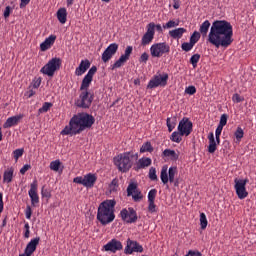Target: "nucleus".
Masks as SVG:
<instances>
[{
    "instance_id": "4468645a",
    "label": "nucleus",
    "mask_w": 256,
    "mask_h": 256,
    "mask_svg": "<svg viewBox=\"0 0 256 256\" xmlns=\"http://www.w3.org/2000/svg\"><path fill=\"white\" fill-rule=\"evenodd\" d=\"M38 189L39 183L37 182V179H34L30 184V189L28 191L32 207H35V205H38L39 203V193H37Z\"/></svg>"
},
{
    "instance_id": "39448f33",
    "label": "nucleus",
    "mask_w": 256,
    "mask_h": 256,
    "mask_svg": "<svg viewBox=\"0 0 256 256\" xmlns=\"http://www.w3.org/2000/svg\"><path fill=\"white\" fill-rule=\"evenodd\" d=\"M62 64L63 61L61 60V58L54 57L50 59L48 63L41 68L40 73H43V75H47L48 77H53V75H55V72L61 69Z\"/></svg>"
},
{
    "instance_id": "7ed1b4c3",
    "label": "nucleus",
    "mask_w": 256,
    "mask_h": 256,
    "mask_svg": "<svg viewBox=\"0 0 256 256\" xmlns=\"http://www.w3.org/2000/svg\"><path fill=\"white\" fill-rule=\"evenodd\" d=\"M117 205V201L115 199L105 200L100 203L96 219L103 226L109 225V223H113L115 221V206Z\"/></svg>"
},
{
    "instance_id": "13d9d810",
    "label": "nucleus",
    "mask_w": 256,
    "mask_h": 256,
    "mask_svg": "<svg viewBox=\"0 0 256 256\" xmlns=\"http://www.w3.org/2000/svg\"><path fill=\"white\" fill-rule=\"evenodd\" d=\"M41 195L45 199H51V192L48 189H45V186L42 187Z\"/></svg>"
},
{
    "instance_id": "37998d69",
    "label": "nucleus",
    "mask_w": 256,
    "mask_h": 256,
    "mask_svg": "<svg viewBox=\"0 0 256 256\" xmlns=\"http://www.w3.org/2000/svg\"><path fill=\"white\" fill-rule=\"evenodd\" d=\"M61 168V161L60 160H55V161H52L50 163V169L51 171H59V169Z\"/></svg>"
},
{
    "instance_id": "ddd939ff",
    "label": "nucleus",
    "mask_w": 256,
    "mask_h": 256,
    "mask_svg": "<svg viewBox=\"0 0 256 256\" xmlns=\"http://www.w3.org/2000/svg\"><path fill=\"white\" fill-rule=\"evenodd\" d=\"M125 255H133V253H143V246L137 241L127 239L126 247L124 249Z\"/></svg>"
},
{
    "instance_id": "1a4fd4ad",
    "label": "nucleus",
    "mask_w": 256,
    "mask_h": 256,
    "mask_svg": "<svg viewBox=\"0 0 256 256\" xmlns=\"http://www.w3.org/2000/svg\"><path fill=\"white\" fill-rule=\"evenodd\" d=\"M167 81H169V74L154 75L148 82L147 89H155L157 87H167Z\"/></svg>"
},
{
    "instance_id": "bb28decb",
    "label": "nucleus",
    "mask_w": 256,
    "mask_h": 256,
    "mask_svg": "<svg viewBox=\"0 0 256 256\" xmlns=\"http://www.w3.org/2000/svg\"><path fill=\"white\" fill-rule=\"evenodd\" d=\"M184 33H187V29L185 28H176L169 31V35L172 39H181Z\"/></svg>"
},
{
    "instance_id": "72a5a7b5",
    "label": "nucleus",
    "mask_w": 256,
    "mask_h": 256,
    "mask_svg": "<svg viewBox=\"0 0 256 256\" xmlns=\"http://www.w3.org/2000/svg\"><path fill=\"white\" fill-rule=\"evenodd\" d=\"M140 153H153V145H151V142L144 143L140 148Z\"/></svg>"
},
{
    "instance_id": "f704fd0d",
    "label": "nucleus",
    "mask_w": 256,
    "mask_h": 256,
    "mask_svg": "<svg viewBox=\"0 0 256 256\" xmlns=\"http://www.w3.org/2000/svg\"><path fill=\"white\" fill-rule=\"evenodd\" d=\"M148 29L149 27H151L153 29V34L155 35V31H157V33H163V26H161V24H155V22H150L147 25Z\"/></svg>"
},
{
    "instance_id": "dca6fc26",
    "label": "nucleus",
    "mask_w": 256,
    "mask_h": 256,
    "mask_svg": "<svg viewBox=\"0 0 256 256\" xmlns=\"http://www.w3.org/2000/svg\"><path fill=\"white\" fill-rule=\"evenodd\" d=\"M40 241H41L40 237H36V238L31 239L30 242L26 245L24 253L20 254L19 256H31V255H33V252L37 251V245H39Z\"/></svg>"
},
{
    "instance_id": "052dcab7",
    "label": "nucleus",
    "mask_w": 256,
    "mask_h": 256,
    "mask_svg": "<svg viewBox=\"0 0 256 256\" xmlns=\"http://www.w3.org/2000/svg\"><path fill=\"white\" fill-rule=\"evenodd\" d=\"M149 61V54L147 52L142 53V55L139 58L140 63H147Z\"/></svg>"
},
{
    "instance_id": "603ef678",
    "label": "nucleus",
    "mask_w": 256,
    "mask_h": 256,
    "mask_svg": "<svg viewBox=\"0 0 256 256\" xmlns=\"http://www.w3.org/2000/svg\"><path fill=\"white\" fill-rule=\"evenodd\" d=\"M233 103H243L245 101V98L237 93L233 94L232 96Z\"/></svg>"
},
{
    "instance_id": "3c124183",
    "label": "nucleus",
    "mask_w": 256,
    "mask_h": 256,
    "mask_svg": "<svg viewBox=\"0 0 256 256\" xmlns=\"http://www.w3.org/2000/svg\"><path fill=\"white\" fill-rule=\"evenodd\" d=\"M155 197H157V189H151L148 192V202L155 201Z\"/></svg>"
},
{
    "instance_id": "6ab92c4d",
    "label": "nucleus",
    "mask_w": 256,
    "mask_h": 256,
    "mask_svg": "<svg viewBox=\"0 0 256 256\" xmlns=\"http://www.w3.org/2000/svg\"><path fill=\"white\" fill-rule=\"evenodd\" d=\"M91 67V62L87 59L81 60L79 66L75 70V75L77 77H81V75H84V73L87 72V69Z\"/></svg>"
},
{
    "instance_id": "6e6d98bb",
    "label": "nucleus",
    "mask_w": 256,
    "mask_h": 256,
    "mask_svg": "<svg viewBox=\"0 0 256 256\" xmlns=\"http://www.w3.org/2000/svg\"><path fill=\"white\" fill-rule=\"evenodd\" d=\"M148 211L149 213H157V205H155V201L148 202Z\"/></svg>"
},
{
    "instance_id": "e2e57ef3",
    "label": "nucleus",
    "mask_w": 256,
    "mask_h": 256,
    "mask_svg": "<svg viewBox=\"0 0 256 256\" xmlns=\"http://www.w3.org/2000/svg\"><path fill=\"white\" fill-rule=\"evenodd\" d=\"M132 199L136 202L141 201V199H143V195L141 194V192H135L134 194H132Z\"/></svg>"
},
{
    "instance_id": "473e14b6",
    "label": "nucleus",
    "mask_w": 256,
    "mask_h": 256,
    "mask_svg": "<svg viewBox=\"0 0 256 256\" xmlns=\"http://www.w3.org/2000/svg\"><path fill=\"white\" fill-rule=\"evenodd\" d=\"M183 136L184 135H181V132L174 131L171 134L170 139L173 141V143H180L181 141H183Z\"/></svg>"
},
{
    "instance_id": "f3484780",
    "label": "nucleus",
    "mask_w": 256,
    "mask_h": 256,
    "mask_svg": "<svg viewBox=\"0 0 256 256\" xmlns=\"http://www.w3.org/2000/svg\"><path fill=\"white\" fill-rule=\"evenodd\" d=\"M155 39V34L153 33V28L146 26V32L142 36L141 45L142 47H147V45H151L153 40Z\"/></svg>"
},
{
    "instance_id": "864d4df0",
    "label": "nucleus",
    "mask_w": 256,
    "mask_h": 256,
    "mask_svg": "<svg viewBox=\"0 0 256 256\" xmlns=\"http://www.w3.org/2000/svg\"><path fill=\"white\" fill-rule=\"evenodd\" d=\"M229 119V115L227 114H222L220 117V122H219V126L220 127H225V125H227V120Z\"/></svg>"
},
{
    "instance_id": "cd10ccee",
    "label": "nucleus",
    "mask_w": 256,
    "mask_h": 256,
    "mask_svg": "<svg viewBox=\"0 0 256 256\" xmlns=\"http://www.w3.org/2000/svg\"><path fill=\"white\" fill-rule=\"evenodd\" d=\"M163 157H169L171 161H177L179 159V153L175 152V150L165 149L162 152Z\"/></svg>"
},
{
    "instance_id": "f8f14e48",
    "label": "nucleus",
    "mask_w": 256,
    "mask_h": 256,
    "mask_svg": "<svg viewBox=\"0 0 256 256\" xmlns=\"http://www.w3.org/2000/svg\"><path fill=\"white\" fill-rule=\"evenodd\" d=\"M178 131L180 135L189 137L193 132V122H191L189 118H183L178 124Z\"/></svg>"
},
{
    "instance_id": "a19ab883",
    "label": "nucleus",
    "mask_w": 256,
    "mask_h": 256,
    "mask_svg": "<svg viewBox=\"0 0 256 256\" xmlns=\"http://www.w3.org/2000/svg\"><path fill=\"white\" fill-rule=\"evenodd\" d=\"M174 27H179V21L169 20L163 25V29H173Z\"/></svg>"
},
{
    "instance_id": "a18cd8bd",
    "label": "nucleus",
    "mask_w": 256,
    "mask_h": 256,
    "mask_svg": "<svg viewBox=\"0 0 256 256\" xmlns=\"http://www.w3.org/2000/svg\"><path fill=\"white\" fill-rule=\"evenodd\" d=\"M133 53V46H127L122 57L129 61L131 54Z\"/></svg>"
},
{
    "instance_id": "09e8293b",
    "label": "nucleus",
    "mask_w": 256,
    "mask_h": 256,
    "mask_svg": "<svg viewBox=\"0 0 256 256\" xmlns=\"http://www.w3.org/2000/svg\"><path fill=\"white\" fill-rule=\"evenodd\" d=\"M23 153H25V150L23 148L16 149L13 151L14 159L15 161H19L20 157H23Z\"/></svg>"
},
{
    "instance_id": "ea45409f",
    "label": "nucleus",
    "mask_w": 256,
    "mask_h": 256,
    "mask_svg": "<svg viewBox=\"0 0 256 256\" xmlns=\"http://www.w3.org/2000/svg\"><path fill=\"white\" fill-rule=\"evenodd\" d=\"M134 193H137V184L130 183L127 187V195L128 197H131Z\"/></svg>"
},
{
    "instance_id": "f03ea898",
    "label": "nucleus",
    "mask_w": 256,
    "mask_h": 256,
    "mask_svg": "<svg viewBox=\"0 0 256 256\" xmlns=\"http://www.w3.org/2000/svg\"><path fill=\"white\" fill-rule=\"evenodd\" d=\"M95 125V117L89 113L75 114L69 121V125L61 131V135H79L85 129H91Z\"/></svg>"
},
{
    "instance_id": "f257e3e1",
    "label": "nucleus",
    "mask_w": 256,
    "mask_h": 256,
    "mask_svg": "<svg viewBox=\"0 0 256 256\" xmlns=\"http://www.w3.org/2000/svg\"><path fill=\"white\" fill-rule=\"evenodd\" d=\"M208 43L216 49L231 47L233 45V25L226 20L214 21L208 34Z\"/></svg>"
},
{
    "instance_id": "338daca9",
    "label": "nucleus",
    "mask_w": 256,
    "mask_h": 256,
    "mask_svg": "<svg viewBox=\"0 0 256 256\" xmlns=\"http://www.w3.org/2000/svg\"><path fill=\"white\" fill-rule=\"evenodd\" d=\"M29 169H31V165H29V164L24 165V166L20 169L21 175H25V174L27 173V171H29Z\"/></svg>"
},
{
    "instance_id": "c9c22d12",
    "label": "nucleus",
    "mask_w": 256,
    "mask_h": 256,
    "mask_svg": "<svg viewBox=\"0 0 256 256\" xmlns=\"http://www.w3.org/2000/svg\"><path fill=\"white\" fill-rule=\"evenodd\" d=\"M207 225H209V222L207 221V215L205 213H200V227L204 231V229H207Z\"/></svg>"
},
{
    "instance_id": "9b49d317",
    "label": "nucleus",
    "mask_w": 256,
    "mask_h": 256,
    "mask_svg": "<svg viewBox=\"0 0 256 256\" xmlns=\"http://www.w3.org/2000/svg\"><path fill=\"white\" fill-rule=\"evenodd\" d=\"M120 217L124 223L133 224L137 223L139 217L137 216V211L133 207L124 208L120 211Z\"/></svg>"
},
{
    "instance_id": "2f4dec72",
    "label": "nucleus",
    "mask_w": 256,
    "mask_h": 256,
    "mask_svg": "<svg viewBox=\"0 0 256 256\" xmlns=\"http://www.w3.org/2000/svg\"><path fill=\"white\" fill-rule=\"evenodd\" d=\"M127 63V58L123 57L122 55L120 58L111 66L113 69H119L120 67H123Z\"/></svg>"
},
{
    "instance_id": "c756f323",
    "label": "nucleus",
    "mask_w": 256,
    "mask_h": 256,
    "mask_svg": "<svg viewBox=\"0 0 256 256\" xmlns=\"http://www.w3.org/2000/svg\"><path fill=\"white\" fill-rule=\"evenodd\" d=\"M209 27H211V22H209V20H206L201 24L200 33L202 37H207V33H209Z\"/></svg>"
},
{
    "instance_id": "e433bc0d",
    "label": "nucleus",
    "mask_w": 256,
    "mask_h": 256,
    "mask_svg": "<svg viewBox=\"0 0 256 256\" xmlns=\"http://www.w3.org/2000/svg\"><path fill=\"white\" fill-rule=\"evenodd\" d=\"M117 189H119V180L114 178L109 185V191L110 193H115L117 192Z\"/></svg>"
},
{
    "instance_id": "de8ad7c7",
    "label": "nucleus",
    "mask_w": 256,
    "mask_h": 256,
    "mask_svg": "<svg viewBox=\"0 0 256 256\" xmlns=\"http://www.w3.org/2000/svg\"><path fill=\"white\" fill-rule=\"evenodd\" d=\"M193 47H195V46L191 42H184L181 45L182 51H186V53H189V51H191V49H193Z\"/></svg>"
},
{
    "instance_id": "58836bf2",
    "label": "nucleus",
    "mask_w": 256,
    "mask_h": 256,
    "mask_svg": "<svg viewBox=\"0 0 256 256\" xmlns=\"http://www.w3.org/2000/svg\"><path fill=\"white\" fill-rule=\"evenodd\" d=\"M201 59L200 54H194L190 58V63L193 66V69H197V63H199V60Z\"/></svg>"
},
{
    "instance_id": "2eb2a0df",
    "label": "nucleus",
    "mask_w": 256,
    "mask_h": 256,
    "mask_svg": "<svg viewBox=\"0 0 256 256\" xmlns=\"http://www.w3.org/2000/svg\"><path fill=\"white\" fill-rule=\"evenodd\" d=\"M119 51V44L112 43L110 44L102 53V61L103 63H109L113 56Z\"/></svg>"
},
{
    "instance_id": "423d86ee",
    "label": "nucleus",
    "mask_w": 256,
    "mask_h": 256,
    "mask_svg": "<svg viewBox=\"0 0 256 256\" xmlns=\"http://www.w3.org/2000/svg\"><path fill=\"white\" fill-rule=\"evenodd\" d=\"M169 53H171V46H169L167 42L154 43L150 47L151 57H157L159 59L160 57H163Z\"/></svg>"
},
{
    "instance_id": "bf43d9fd",
    "label": "nucleus",
    "mask_w": 256,
    "mask_h": 256,
    "mask_svg": "<svg viewBox=\"0 0 256 256\" xmlns=\"http://www.w3.org/2000/svg\"><path fill=\"white\" fill-rule=\"evenodd\" d=\"M166 125L168 127L169 133H171L173 131V129H175L176 124H175V122H171V118H167Z\"/></svg>"
},
{
    "instance_id": "412c9836",
    "label": "nucleus",
    "mask_w": 256,
    "mask_h": 256,
    "mask_svg": "<svg viewBox=\"0 0 256 256\" xmlns=\"http://www.w3.org/2000/svg\"><path fill=\"white\" fill-rule=\"evenodd\" d=\"M20 119H23V115L9 117L3 124L4 129H9L11 127H15V125H19Z\"/></svg>"
},
{
    "instance_id": "774afa93",
    "label": "nucleus",
    "mask_w": 256,
    "mask_h": 256,
    "mask_svg": "<svg viewBox=\"0 0 256 256\" xmlns=\"http://www.w3.org/2000/svg\"><path fill=\"white\" fill-rule=\"evenodd\" d=\"M186 256H203V254L190 250Z\"/></svg>"
},
{
    "instance_id": "6e6552de",
    "label": "nucleus",
    "mask_w": 256,
    "mask_h": 256,
    "mask_svg": "<svg viewBox=\"0 0 256 256\" xmlns=\"http://www.w3.org/2000/svg\"><path fill=\"white\" fill-rule=\"evenodd\" d=\"M178 170L176 166H172L168 169L167 166H163L160 173V179L163 185H167V183H175V175H177Z\"/></svg>"
},
{
    "instance_id": "680f3d73",
    "label": "nucleus",
    "mask_w": 256,
    "mask_h": 256,
    "mask_svg": "<svg viewBox=\"0 0 256 256\" xmlns=\"http://www.w3.org/2000/svg\"><path fill=\"white\" fill-rule=\"evenodd\" d=\"M95 73H97V66H92L88 73L86 74V76L90 77L93 79V76L95 75Z\"/></svg>"
},
{
    "instance_id": "c03bdc74",
    "label": "nucleus",
    "mask_w": 256,
    "mask_h": 256,
    "mask_svg": "<svg viewBox=\"0 0 256 256\" xmlns=\"http://www.w3.org/2000/svg\"><path fill=\"white\" fill-rule=\"evenodd\" d=\"M236 140L239 142H241V138L244 137L245 132L243 131V128L241 127H237L235 133H234Z\"/></svg>"
},
{
    "instance_id": "69168bd1",
    "label": "nucleus",
    "mask_w": 256,
    "mask_h": 256,
    "mask_svg": "<svg viewBox=\"0 0 256 256\" xmlns=\"http://www.w3.org/2000/svg\"><path fill=\"white\" fill-rule=\"evenodd\" d=\"M32 215H33V210L31 209V206H27L25 210L26 219H31Z\"/></svg>"
},
{
    "instance_id": "79ce46f5",
    "label": "nucleus",
    "mask_w": 256,
    "mask_h": 256,
    "mask_svg": "<svg viewBox=\"0 0 256 256\" xmlns=\"http://www.w3.org/2000/svg\"><path fill=\"white\" fill-rule=\"evenodd\" d=\"M51 107H53V103L50 102H45L41 108H39L38 113H47V111H49V109H51Z\"/></svg>"
},
{
    "instance_id": "7c9ffc66",
    "label": "nucleus",
    "mask_w": 256,
    "mask_h": 256,
    "mask_svg": "<svg viewBox=\"0 0 256 256\" xmlns=\"http://www.w3.org/2000/svg\"><path fill=\"white\" fill-rule=\"evenodd\" d=\"M127 63V58L123 57L122 55L120 58L111 66L113 69H119L120 67H123Z\"/></svg>"
},
{
    "instance_id": "4c0bfd02",
    "label": "nucleus",
    "mask_w": 256,
    "mask_h": 256,
    "mask_svg": "<svg viewBox=\"0 0 256 256\" xmlns=\"http://www.w3.org/2000/svg\"><path fill=\"white\" fill-rule=\"evenodd\" d=\"M200 39L201 33H199L198 31H194L190 37V43L195 46V44H197Z\"/></svg>"
},
{
    "instance_id": "aec40b11",
    "label": "nucleus",
    "mask_w": 256,
    "mask_h": 256,
    "mask_svg": "<svg viewBox=\"0 0 256 256\" xmlns=\"http://www.w3.org/2000/svg\"><path fill=\"white\" fill-rule=\"evenodd\" d=\"M56 39H57V36L50 35L48 38H46L44 40V42H42L40 44V51H48V49L50 47H53V45L55 44Z\"/></svg>"
},
{
    "instance_id": "8fccbe9b",
    "label": "nucleus",
    "mask_w": 256,
    "mask_h": 256,
    "mask_svg": "<svg viewBox=\"0 0 256 256\" xmlns=\"http://www.w3.org/2000/svg\"><path fill=\"white\" fill-rule=\"evenodd\" d=\"M148 177L151 181H157V170L154 167H151L149 170Z\"/></svg>"
},
{
    "instance_id": "a878e982",
    "label": "nucleus",
    "mask_w": 256,
    "mask_h": 256,
    "mask_svg": "<svg viewBox=\"0 0 256 256\" xmlns=\"http://www.w3.org/2000/svg\"><path fill=\"white\" fill-rule=\"evenodd\" d=\"M15 173V168L9 167L7 170L4 171L3 174V183H11L13 181Z\"/></svg>"
},
{
    "instance_id": "c85d7f7f",
    "label": "nucleus",
    "mask_w": 256,
    "mask_h": 256,
    "mask_svg": "<svg viewBox=\"0 0 256 256\" xmlns=\"http://www.w3.org/2000/svg\"><path fill=\"white\" fill-rule=\"evenodd\" d=\"M91 83H93V78L85 75L80 86V91H87L91 86Z\"/></svg>"
},
{
    "instance_id": "5701e85b",
    "label": "nucleus",
    "mask_w": 256,
    "mask_h": 256,
    "mask_svg": "<svg viewBox=\"0 0 256 256\" xmlns=\"http://www.w3.org/2000/svg\"><path fill=\"white\" fill-rule=\"evenodd\" d=\"M208 153H215L217 151V142H215V134L213 132H210L208 135Z\"/></svg>"
},
{
    "instance_id": "4d7b16f0",
    "label": "nucleus",
    "mask_w": 256,
    "mask_h": 256,
    "mask_svg": "<svg viewBox=\"0 0 256 256\" xmlns=\"http://www.w3.org/2000/svg\"><path fill=\"white\" fill-rule=\"evenodd\" d=\"M186 95H195L197 93V88L195 86H188L185 88Z\"/></svg>"
},
{
    "instance_id": "a211bd4d",
    "label": "nucleus",
    "mask_w": 256,
    "mask_h": 256,
    "mask_svg": "<svg viewBox=\"0 0 256 256\" xmlns=\"http://www.w3.org/2000/svg\"><path fill=\"white\" fill-rule=\"evenodd\" d=\"M123 249V244L117 239L110 240L106 245H104L105 251H111V253H117Z\"/></svg>"
},
{
    "instance_id": "0e129e2a",
    "label": "nucleus",
    "mask_w": 256,
    "mask_h": 256,
    "mask_svg": "<svg viewBox=\"0 0 256 256\" xmlns=\"http://www.w3.org/2000/svg\"><path fill=\"white\" fill-rule=\"evenodd\" d=\"M41 81H42L41 77L35 78L33 80V88L39 89V87H41Z\"/></svg>"
},
{
    "instance_id": "0eeeda50",
    "label": "nucleus",
    "mask_w": 256,
    "mask_h": 256,
    "mask_svg": "<svg viewBox=\"0 0 256 256\" xmlns=\"http://www.w3.org/2000/svg\"><path fill=\"white\" fill-rule=\"evenodd\" d=\"M234 189L238 199H246L249 197V192H247V184L249 183V179H234Z\"/></svg>"
},
{
    "instance_id": "9d476101",
    "label": "nucleus",
    "mask_w": 256,
    "mask_h": 256,
    "mask_svg": "<svg viewBox=\"0 0 256 256\" xmlns=\"http://www.w3.org/2000/svg\"><path fill=\"white\" fill-rule=\"evenodd\" d=\"M91 103H93V94L84 90L80 93L79 99L76 100L75 105L81 109H89V107H91Z\"/></svg>"
},
{
    "instance_id": "393cba45",
    "label": "nucleus",
    "mask_w": 256,
    "mask_h": 256,
    "mask_svg": "<svg viewBox=\"0 0 256 256\" xmlns=\"http://www.w3.org/2000/svg\"><path fill=\"white\" fill-rule=\"evenodd\" d=\"M56 17L62 25H65L67 23V8H59Z\"/></svg>"
},
{
    "instance_id": "b1692460",
    "label": "nucleus",
    "mask_w": 256,
    "mask_h": 256,
    "mask_svg": "<svg viewBox=\"0 0 256 256\" xmlns=\"http://www.w3.org/2000/svg\"><path fill=\"white\" fill-rule=\"evenodd\" d=\"M153 160L149 157H142L136 163V169H146V167H151Z\"/></svg>"
},
{
    "instance_id": "49530a36",
    "label": "nucleus",
    "mask_w": 256,
    "mask_h": 256,
    "mask_svg": "<svg viewBox=\"0 0 256 256\" xmlns=\"http://www.w3.org/2000/svg\"><path fill=\"white\" fill-rule=\"evenodd\" d=\"M31 237V226H29V222H24V238L29 239Z\"/></svg>"
},
{
    "instance_id": "5fc2aeb1",
    "label": "nucleus",
    "mask_w": 256,
    "mask_h": 256,
    "mask_svg": "<svg viewBox=\"0 0 256 256\" xmlns=\"http://www.w3.org/2000/svg\"><path fill=\"white\" fill-rule=\"evenodd\" d=\"M12 13H13V8L11 6H6L3 13L4 19H9Z\"/></svg>"
},
{
    "instance_id": "4be33fe9",
    "label": "nucleus",
    "mask_w": 256,
    "mask_h": 256,
    "mask_svg": "<svg viewBox=\"0 0 256 256\" xmlns=\"http://www.w3.org/2000/svg\"><path fill=\"white\" fill-rule=\"evenodd\" d=\"M97 183V176L93 173H88L84 176V187L91 189Z\"/></svg>"
},
{
    "instance_id": "20e7f679",
    "label": "nucleus",
    "mask_w": 256,
    "mask_h": 256,
    "mask_svg": "<svg viewBox=\"0 0 256 256\" xmlns=\"http://www.w3.org/2000/svg\"><path fill=\"white\" fill-rule=\"evenodd\" d=\"M131 157L136 159L139 157V154H133L132 152H124L114 158V165L118 167V170L121 173H127L131 167H133V162H131Z\"/></svg>"
}]
</instances>
